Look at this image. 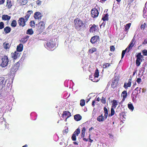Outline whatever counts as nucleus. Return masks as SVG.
I'll list each match as a JSON object with an SVG mask.
<instances>
[{
    "instance_id": "f257e3e1",
    "label": "nucleus",
    "mask_w": 147,
    "mask_h": 147,
    "mask_svg": "<svg viewBox=\"0 0 147 147\" xmlns=\"http://www.w3.org/2000/svg\"><path fill=\"white\" fill-rule=\"evenodd\" d=\"M74 28L78 31H83L86 28L85 24L79 18L75 19L74 20Z\"/></svg>"
},
{
    "instance_id": "f03ea898",
    "label": "nucleus",
    "mask_w": 147,
    "mask_h": 147,
    "mask_svg": "<svg viewBox=\"0 0 147 147\" xmlns=\"http://www.w3.org/2000/svg\"><path fill=\"white\" fill-rule=\"evenodd\" d=\"M56 46V43L53 39H51L46 42L47 48L49 50H51Z\"/></svg>"
},
{
    "instance_id": "7ed1b4c3",
    "label": "nucleus",
    "mask_w": 147,
    "mask_h": 147,
    "mask_svg": "<svg viewBox=\"0 0 147 147\" xmlns=\"http://www.w3.org/2000/svg\"><path fill=\"white\" fill-rule=\"evenodd\" d=\"M1 60L0 66L2 67H5L7 65L9 62L8 57L6 55H4L2 57Z\"/></svg>"
},
{
    "instance_id": "20e7f679",
    "label": "nucleus",
    "mask_w": 147,
    "mask_h": 147,
    "mask_svg": "<svg viewBox=\"0 0 147 147\" xmlns=\"http://www.w3.org/2000/svg\"><path fill=\"white\" fill-rule=\"evenodd\" d=\"M89 32L90 33H95L98 32L99 31V28L98 25L95 24L90 25Z\"/></svg>"
},
{
    "instance_id": "39448f33",
    "label": "nucleus",
    "mask_w": 147,
    "mask_h": 147,
    "mask_svg": "<svg viewBox=\"0 0 147 147\" xmlns=\"http://www.w3.org/2000/svg\"><path fill=\"white\" fill-rule=\"evenodd\" d=\"M71 116V113L68 111H64L62 115V117L63 120L65 119V121H66L67 119Z\"/></svg>"
},
{
    "instance_id": "423d86ee",
    "label": "nucleus",
    "mask_w": 147,
    "mask_h": 147,
    "mask_svg": "<svg viewBox=\"0 0 147 147\" xmlns=\"http://www.w3.org/2000/svg\"><path fill=\"white\" fill-rule=\"evenodd\" d=\"M45 28V23L42 21H40L38 24V30L40 33L42 32Z\"/></svg>"
},
{
    "instance_id": "0eeeda50",
    "label": "nucleus",
    "mask_w": 147,
    "mask_h": 147,
    "mask_svg": "<svg viewBox=\"0 0 147 147\" xmlns=\"http://www.w3.org/2000/svg\"><path fill=\"white\" fill-rule=\"evenodd\" d=\"M91 16L93 18L97 17L99 13L98 10L95 8H94L91 10Z\"/></svg>"
},
{
    "instance_id": "6e6552de",
    "label": "nucleus",
    "mask_w": 147,
    "mask_h": 147,
    "mask_svg": "<svg viewBox=\"0 0 147 147\" xmlns=\"http://www.w3.org/2000/svg\"><path fill=\"white\" fill-rule=\"evenodd\" d=\"M137 59L136 60V64L137 66H139L141 62L140 61L141 59L143 58V56L141 55V53H139L136 55Z\"/></svg>"
},
{
    "instance_id": "1a4fd4ad",
    "label": "nucleus",
    "mask_w": 147,
    "mask_h": 147,
    "mask_svg": "<svg viewBox=\"0 0 147 147\" xmlns=\"http://www.w3.org/2000/svg\"><path fill=\"white\" fill-rule=\"evenodd\" d=\"M26 22L24 18L23 17L20 18L18 20V23L19 26L22 27L26 25Z\"/></svg>"
},
{
    "instance_id": "9d476101",
    "label": "nucleus",
    "mask_w": 147,
    "mask_h": 147,
    "mask_svg": "<svg viewBox=\"0 0 147 147\" xmlns=\"http://www.w3.org/2000/svg\"><path fill=\"white\" fill-rule=\"evenodd\" d=\"M136 42V40L135 38V36H134L128 45V47L127 48L128 49V50L127 51L128 53L129 51L130 50L132 49V47L135 44Z\"/></svg>"
},
{
    "instance_id": "9b49d317",
    "label": "nucleus",
    "mask_w": 147,
    "mask_h": 147,
    "mask_svg": "<svg viewBox=\"0 0 147 147\" xmlns=\"http://www.w3.org/2000/svg\"><path fill=\"white\" fill-rule=\"evenodd\" d=\"M80 132V130L79 128H78L73 133L71 137V139L73 141H75L76 140V136H78Z\"/></svg>"
},
{
    "instance_id": "f8f14e48",
    "label": "nucleus",
    "mask_w": 147,
    "mask_h": 147,
    "mask_svg": "<svg viewBox=\"0 0 147 147\" xmlns=\"http://www.w3.org/2000/svg\"><path fill=\"white\" fill-rule=\"evenodd\" d=\"M5 81L4 77H0V90H1L5 86Z\"/></svg>"
},
{
    "instance_id": "ddd939ff",
    "label": "nucleus",
    "mask_w": 147,
    "mask_h": 147,
    "mask_svg": "<svg viewBox=\"0 0 147 147\" xmlns=\"http://www.w3.org/2000/svg\"><path fill=\"white\" fill-rule=\"evenodd\" d=\"M99 39V37L98 36H94L91 38L90 42L92 44H94L98 41Z\"/></svg>"
},
{
    "instance_id": "4468645a",
    "label": "nucleus",
    "mask_w": 147,
    "mask_h": 147,
    "mask_svg": "<svg viewBox=\"0 0 147 147\" xmlns=\"http://www.w3.org/2000/svg\"><path fill=\"white\" fill-rule=\"evenodd\" d=\"M132 78H130L128 80V82L125 83L123 86V87L126 89H127L128 87H130L131 86V84Z\"/></svg>"
},
{
    "instance_id": "2eb2a0df",
    "label": "nucleus",
    "mask_w": 147,
    "mask_h": 147,
    "mask_svg": "<svg viewBox=\"0 0 147 147\" xmlns=\"http://www.w3.org/2000/svg\"><path fill=\"white\" fill-rule=\"evenodd\" d=\"M42 17L41 13L39 12H36L34 14V17L35 19H40Z\"/></svg>"
},
{
    "instance_id": "dca6fc26",
    "label": "nucleus",
    "mask_w": 147,
    "mask_h": 147,
    "mask_svg": "<svg viewBox=\"0 0 147 147\" xmlns=\"http://www.w3.org/2000/svg\"><path fill=\"white\" fill-rule=\"evenodd\" d=\"M11 57L14 59H16L20 56V54L17 51H15L13 53H11Z\"/></svg>"
},
{
    "instance_id": "f3484780",
    "label": "nucleus",
    "mask_w": 147,
    "mask_h": 147,
    "mask_svg": "<svg viewBox=\"0 0 147 147\" xmlns=\"http://www.w3.org/2000/svg\"><path fill=\"white\" fill-rule=\"evenodd\" d=\"M13 5V2L11 0H7L6 7L8 9H9L11 8V7Z\"/></svg>"
},
{
    "instance_id": "a211bd4d",
    "label": "nucleus",
    "mask_w": 147,
    "mask_h": 147,
    "mask_svg": "<svg viewBox=\"0 0 147 147\" xmlns=\"http://www.w3.org/2000/svg\"><path fill=\"white\" fill-rule=\"evenodd\" d=\"M127 93L126 90L123 91L121 94V96L123 97L122 101H124L127 96Z\"/></svg>"
},
{
    "instance_id": "6ab92c4d",
    "label": "nucleus",
    "mask_w": 147,
    "mask_h": 147,
    "mask_svg": "<svg viewBox=\"0 0 147 147\" xmlns=\"http://www.w3.org/2000/svg\"><path fill=\"white\" fill-rule=\"evenodd\" d=\"M29 36L28 35H26L20 40V42L23 43H25L28 40Z\"/></svg>"
},
{
    "instance_id": "aec40b11",
    "label": "nucleus",
    "mask_w": 147,
    "mask_h": 147,
    "mask_svg": "<svg viewBox=\"0 0 147 147\" xmlns=\"http://www.w3.org/2000/svg\"><path fill=\"white\" fill-rule=\"evenodd\" d=\"M105 119V116H103L102 114L98 116L97 118V120L100 122L104 121Z\"/></svg>"
},
{
    "instance_id": "412c9836",
    "label": "nucleus",
    "mask_w": 147,
    "mask_h": 147,
    "mask_svg": "<svg viewBox=\"0 0 147 147\" xmlns=\"http://www.w3.org/2000/svg\"><path fill=\"white\" fill-rule=\"evenodd\" d=\"M23 46L22 44H20L17 46L16 50L17 52H21L23 49Z\"/></svg>"
},
{
    "instance_id": "4be33fe9",
    "label": "nucleus",
    "mask_w": 147,
    "mask_h": 147,
    "mask_svg": "<svg viewBox=\"0 0 147 147\" xmlns=\"http://www.w3.org/2000/svg\"><path fill=\"white\" fill-rule=\"evenodd\" d=\"M20 65V61H19L18 62L16 63L12 66V67H13V68H14V69H15V70L17 71L19 69Z\"/></svg>"
},
{
    "instance_id": "5701e85b",
    "label": "nucleus",
    "mask_w": 147,
    "mask_h": 147,
    "mask_svg": "<svg viewBox=\"0 0 147 147\" xmlns=\"http://www.w3.org/2000/svg\"><path fill=\"white\" fill-rule=\"evenodd\" d=\"M82 116L79 114H77L74 116V119L76 121H78L81 119Z\"/></svg>"
},
{
    "instance_id": "b1692460",
    "label": "nucleus",
    "mask_w": 147,
    "mask_h": 147,
    "mask_svg": "<svg viewBox=\"0 0 147 147\" xmlns=\"http://www.w3.org/2000/svg\"><path fill=\"white\" fill-rule=\"evenodd\" d=\"M118 83V80L116 79H115L113 81L111 84V86L113 88H115L117 85Z\"/></svg>"
},
{
    "instance_id": "393cba45",
    "label": "nucleus",
    "mask_w": 147,
    "mask_h": 147,
    "mask_svg": "<svg viewBox=\"0 0 147 147\" xmlns=\"http://www.w3.org/2000/svg\"><path fill=\"white\" fill-rule=\"evenodd\" d=\"M3 46L5 49H9L10 47V44L9 43L4 42L3 44Z\"/></svg>"
},
{
    "instance_id": "a878e982",
    "label": "nucleus",
    "mask_w": 147,
    "mask_h": 147,
    "mask_svg": "<svg viewBox=\"0 0 147 147\" xmlns=\"http://www.w3.org/2000/svg\"><path fill=\"white\" fill-rule=\"evenodd\" d=\"M112 105L111 107L115 109L117 105H118L117 100H113L112 101Z\"/></svg>"
},
{
    "instance_id": "bb28decb",
    "label": "nucleus",
    "mask_w": 147,
    "mask_h": 147,
    "mask_svg": "<svg viewBox=\"0 0 147 147\" xmlns=\"http://www.w3.org/2000/svg\"><path fill=\"white\" fill-rule=\"evenodd\" d=\"M2 19L4 20H9L11 18V17L8 15H4L2 16Z\"/></svg>"
},
{
    "instance_id": "cd10ccee",
    "label": "nucleus",
    "mask_w": 147,
    "mask_h": 147,
    "mask_svg": "<svg viewBox=\"0 0 147 147\" xmlns=\"http://www.w3.org/2000/svg\"><path fill=\"white\" fill-rule=\"evenodd\" d=\"M11 28L9 26H6L4 29V31L5 34H8L11 31Z\"/></svg>"
},
{
    "instance_id": "c85d7f7f",
    "label": "nucleus",
    "mask_w": 147,
    "mask_h": 147,
    "mask_svg": "<svg viewBox=\"0 0 147 147\" xmlns=\"http://www.w3.org/2000/svg\"><path fill=\"white\" fill-rule=\"evenodd\" d=\"M19 3L21 5H26L27 3V0H18Z\"/></svg>"
},
{
    "instance_id": "c756f323",
    "label": "nucleus",
    "mask_w": 147,
    "mask_h": 147,
    "mask_svg": "<svg viewBox=\"0 0 147 147\" xmlns=\"http://www.w3.org/2000/svg\"><path fill=\"white\" fill-rule=\"evenodd\" d=\"M17 71L13 67H12L10 69V73L11 75L13 76L15 74L16 72Z\"/></svg>"
},
{
    "instance_id": "7c9ffc66",
    "label": "nucleus",
    "mask_w": 147,
    "mask_h": 147,
    "mask_svg": "<svg viewBox=\"0 0 147 147\" xmlns=\"http://www.w3.org/2000/svg\"><path fill=\"white\" fill-rule=\"evenodd\" d=\"M104 110L105 113L104 116H105V119H106L108 115V110L106 107H104Z\"/></svg>"
},
{
    "instance_id": "2f4dec72",
    "label": "nucleus",
    "mask_w": 147,
    "mask_h": 147,
    "mask_svg": "<svg viewBox=\"0 0 147 147\" xmlns=\"http://www.w3.org/2000/svg\"><path fill=\"white\" fill-rule=\"evenodd\" d=\"M131 25V23H129L127 24L125 26V29H124V30L125 31H128V30L130 28Z\"/></svg>"
},
{
    "instance_id": "473e14b6",
    "label": "nucleus",
    "mask_w": 147,
    "mask_h": 147,
    "mask_svg": "<svg viewBox=\"0 0 147 147\" xmlns=\"http://www.w3.org/2000/svg\"><path fill=\"white\" fill-rule=\"evenodd\" d=\"M34 33V31L32 28L29 29H28L26 32V33L27 34L31 35Z\"/></svg>"
},
{
    "instance_id": "72a5a7b5",
    "label": "nucleus",
    "mask_w": 147,
    "mask_h": 147,
    "mask_svg": "<svg viewBox=\"0 0 147 147\" xmlns=\"http://www.w3.org/2000/svg\"><path fill=\"white\" fill-rule=\"evenodd\" d=\"M17 24V22L16 20H12L11 24V26L12 27H16Z\"/></svg>"
},
{
    "instance_id": "f704fd0d",
    "label": "nucleus",
    "mask_w": 147,
    "mask_h": 147,
    "mask_svg": "<svg viewBox=\"0 0 147 147\" xmlns=\"http://www.w3.org/2000/svg\"><path fill=\"white\" fill-rule=\"evenodd\" d=\"M86 131V128L85 127H83L82 130L81 136L82 138H84L85 136V132Z\"/></svg>"
},
{
    "instance_id": "c9c22d12",
    "label": "nucleus",
    "mask_w": 147,
    "mask_h": 147,
    "mask_svg": "<svg viewBox=\"0 0 147 147\" xmlns=\"http://www.w3.org/2000/svg\"><path fill=\"white\" fill-rule=\"evenodd\" d=\"M96 51L97 49L95 47H93L91 49H89L88 51L90 53H92L93 52Z\"/></svg>"
},
{
    "instance_id": "e433bc0d",
    "label": "nucleus",
    "mask_w": 147,
    "mask_h": 147,
    "mask_svg": "<svg viewBox=\"0 0 147 147\" xmlns=\"http://www.w3.org/2000/svg\"><path fill=\"white\" fill-rule=\"evenodd\" d=\"M108 16V14H106L105 15V16L104 17L102 18V20L104 21H108L109 20Z\"/></svg>"
},
{
    "instance_id": "4c0bfd02",
    "label": "nucleus",
    "mask_w": 147,
    "mask_h": 147,
    "mask_svg": "<svg viewBox=\"0 0 147 147\" xmlns=\"http://www.w3.org/2000/svg\"><path fill=\"white\" fill-rule=\"evenodd\" d=\"M128 107L130 110L132 111L134 110V107L132 104H129L128 105Z\"/></svg>"
},
{
    "instance_id": "58836bf2",
    "label": "nucleus",
    "mask_w": 147,
    "mask_h": 147,
    "mask_svg": "<svg viewBox=\"0 0 147 147\" xmlns=\"http://www.w3.org/2000/svg\"><path fill=\"white\" fill-rule=\"evenodd\" d=\"M94 76V78H98L99 76V71L98 69H97L95 71Z\"/></svg>"
},
{
    "instance_id": "ea45409f",
    "label": "nucleus",
    "mask_w": 147,
    "mask_h": 147,
    "mask_svg": "<svg viewBox=\"0 0 147 147\" xmlns=\"http://www.w3.org/2000/svg\"><path fill=\"white\" fill-rule=\"evenodd\" d=\"M85 105V101L84 99H82L80 101V105L81 106L83 107Z\"/></svg>"
},
{
    "instance_id": "a19ab883",
    "label": "nucleus",
    "mask_w": 147,
    "mask_h": 147,
    "mask_svg": "<svg viewBox=\"0 0 147 147\" xmlns=\"http://www.w3.org/2000/svg\"><path fill=\"white\" fill-rule=\"evenodd\" d=\"M33 11L32 10H29L27 12V13H26V15L27 16H28L29 17H30V15L32 13Z\"/></svg>"
},
{
    "instance_id": "79ce46f5",
    "label": "nucleus",
    "mask_w": 147,
    "mask_h": 147,
    "mask_svg": "<svg viewBox=\"0 0 147 147\" xmlns=\"http://www.w3.org/2000/svg\"><path fill=\"white\" fill-rule=\"evenodd\" d=\"M114 108H113L111 107V114L109 115L112 116L115 114V111L114 110Z\"/></svg>"
},
{
    "instance_id": "37998d69",
    "label": "nucleus",
    "mask_w": 147,
    "mask_h": 147,
    "mask_svg": "<svg viewBox=\"0 0 147 147\" xmlns=\"http://www.w3.org/2000/svg\"><path fill=\"white\" fill-rule=\"evenodd\" d=\"M127 50H128V48H127L125 50H124L122 51L121 54V59H122L126 51Z\"/></svg>"
},
{
    "instance_id": "c03bdc74",
    "label": "nucleus",
    "mask_w": 147,
    "mask_h": 147,
    "mask_svg": "<svg viewBox=\"0 0 147 147\" xmlns=\"http://www.w3.org/2000/svg\"><path fill=\"white\" fill-rule=\"evenodd\" d=\"M110 66V64L108 63H104L102 65L103 67L104 68H106Z\"/></svg>"
},
{
    "instance_id": "a18cd8bd",
    "label": "nucleus",
    "mask_w": 147,
    "mask_h": 147,
    "mask_svg": "<svg viewBox=\"0 0 147 147\" xmlns=\"http://www.w3.org/2000/svg\"><path fill=\"white\" fill-rule=\"evenodd\" d=\"M101 102L103 104H105L106 103V98L103 97H102L101 99H100Z\"/></svg>"
},
{
    "instance_id": "49530a36",
    "label": "nucleus",
    "mask_w": 147,
    "mask_h": 147,
    "mask_svg": "<svg viewBox=\"0 0 147 147\" xmlns=\"http://www.w3.org/2000/svg\"><path fill=\"white\" fill-rule=\"evenodd\" d=\"M146 23H144L143 24H142L141 26V29L144 30L145 28L146 27Z\"/></svg>"
},
{
    "instance_id": "de8ad7c7",
    "label": "nucleus",
    "mask_w": 147,
    "mask_h": 147,
    "mask_svg": "<svg viewBox=\"0 0 147 147\" xmlns=\"http://www.w3.org/2000/svg\"><path fill=\"white\" fill-rule=\"evenodd\" d=\"M30 25L32 27H34L35 25V22L34 21H31L30 22Z\"/></svg>"
},
{
    "instance_id": "09e8293b",
    "label": "nucleus",
    "mask_w": 147,
    "mask_h": 147,
    "mask_svg": "<svg viewBox=\"0 0 147 147\" xmlns=\"http://www.w3.org/2000/svg\"><path fill=\"white\" fill-rule=\"evenodd\" d=\"M4 27V24L3 22H0V29H2Z\"/></svg>"
},
{
    "instance_id": "8fccbe9b",
    "label": "nucleus",
    "mask_w": 147,
    "mask_h": 147,
    "mask_svg": "<svg viewBox=\"0 0 147 147\" xmlns=\"http://www.w3.org/2000/svg\"><path fill=\"white\" fill-rule=\"evenodd\" d=\"M141 89V88H139L138 87H137L135 89V90H136L137 91V94L140 93V89Z\"/></svg>"
},
{
    "instance_id": "3c124183",
    "label": "nucleus",
    "mask_w": 147,
    "mask_h": 147,
    "mask_svg": "<svg viewBox=\"0 0 147 147\" xmlns=\"http://www.w3.org/2000/svg\"><path fill=\"white\" fill-rule=\"evenodd\" d=\"M68 132V128H67V129H65V130L63 131V134H66Z\"/></svg>"
},
{
    "instance_id": "603ef678",
    "label": "nucleus",
    "mask_w": 147,
    "mask_h": 147,
    "mask_svg": "<svg viewBox=\"0 0 147 147\" xmlns=\"http://www.w3.org/2000/svg\"><path fill=\"white\" fill-rule=\"evenodd\" d=\"M142 53H143V54L144 55H147V50L145 49L143 50L142 51Z\"/></svg>"
},
{
    "instance_id": "864d4df0",
    "label": "nucleus",
    "mask_w": 147,
    "mask_h": 147,
    "mask_svg": "<svg viewBox=\"0 0 147 147\" xmlns=\"http://www.w3.org/2000/svg\"><path fill=\"white\" fill-rule=\"evenodd\" d=\"M115 50V48L113 46H111L110 47V51H113Z\"/></svg>"
},
{
    "instance_id": "5fc2aeb1",
    "label": "nucleus",
    "mask_w": 147,
    "mask_h": 147,
    "mask_svg": "<svg viewBox=\"0 0 147 147\" xmlns=\"http://www.w3.org/2000/svg\"><path fill=\"white\" fill-rule=\"evenodd\" d=\"M90 80H91L92 81H93V82H97V81L96 80H95V79H94L95 78H94L93 79H92V77H91V76H90Z\"/></svg>"
},
{
    "instance_id": "6e6d98bb",
    "label": "nucleus",
    "mask_w": 147,
    "mask_h": 147,
    "mask_svg": "<svg viewBox=\"0 0 147 147\" xmlns=\"http://www.w3.org/2000/svg\"><path fill=\"white\" fill-rule=\"evenodd\" d=\"M136 82L138 84H140L141 82V79L140 78H138L137 79Z\"/></svg>"
},
{
    "instance_id": "4d7b16f0",
    "label": "nucleus",
    "mask_w": 147,
    "mask_h": 147,
    "mask_svg": "<svg viewBox=\"0 0 147 147\" xmlns=\"http://www.w3.org/2000/svg\"><path fill=\"white\" fill-rule=\"evenodd\" d=\"M41 1H40L39 0H37L36 1V3L37 5H41Z\"/></svg>"
},
{
    "instance_id": "13d9d810",
    "label": "nucleus",
    "mask_w": 147,
    "mask_h": 147,
    "mask_svg": "<svg viewBox=\"0 0 147 147\" xmlns=\"http://www.w3.org/2000/svg\"><path fill=\"white\" fill-rule=\"evenodd\" d=\"M25 20L27 22L28 20L29 17L26 15V16H25Z\"/></svg>"
},
{
    "instance_id": "bf43d9fd",
    "label": "nucleus",
    "mask_w": 147,
    "mask_h": 147,
    "mask_svg": "<svg viewBox=\"0 0 147 147\" xmlns=\"http://www.w3.org/2000/svg\"><path fill=\"white\" fill-rule=\"evenodd\" d=\"M5 0H0V5L3 4Z\"/></svg>"
},
{
    "instance_id": "052dcab7",
    "label": "nucleus",
    "mask_w": 147,
    "mask_h": 147,
    "mask_svg": "<svg viewBox=\"0 0 147 147\" xmlns=\"http://www.w3.org/2000/svg\"><path fill=\"white\" fill-rule=\"evenodd\" d=\"M147 44V40L146 39H145L144 40V42H143L142 44L143 45H145Z\"/></svg>"
},
{
    "instance_id": "680f3d73",
    "label": "nucleus",
    "mask_w": 147,
    "mask_h": 147,
    "mask_svg": "<svg viewBox=\"0 0 147 147\" xmlns=\"http://www.w3.org/2000/svg\"><path fill=\"white\" fill-rule=\"evenodd\" d=\"M95 100H93L92 102V105L93 107H94L95 106Z\"/></svg>"
},
{
    "instance_id": "e2e57ef3",
    "label": "nucleus",
    "mask_w": 147,
    "mask_h": 147,
    "mask_svg": "<svg viewBox=\"0 0 147 147\" xmlns=\"http://www.w3.org/2000/svg\"><path fill=\"white\" fill-rule=\"evenodd\" d=\"M145 7H144V9H143V13L144 14H145L146 13V10L145 9Z\"/></svg>"
},
{
    "instance_id": "0e129e2a",
    "label": "nucleus",
    "mask_w": 147,
    "mask_h": 147,
    "mask_svg": "<svg viewBox=\"0 0 147 147\" xmlns=\"http://www.w3.org/2000/svg\"><path fill=\"white\" fill-rule=\"evenodd\" d=\"M134 0H128L127 1L129 2V3H132Z\"/></svg>"
},
{
    "instance_id": "69168bd1",
    "label": "nucleus",
    "mask_w": 147,
    "mask_h": 147,
    "mask_svg": "<svg viewBox=\"0 0 147 147\" xmlns=\"http://www.w3.org/2000/svg\"><path fill=\"white\" fill-rule=\"evenodd\" d=\"M93 129H94V128L93 127H91L89 129V131H90L91 130Z\"/></svg>"
},
{
    "instance_id": "338daca9",
    "label": "nucleus",
    "mask_w": 147,
    "mask_h": 147,
    "mask_svg": "<svg viewBox=\"0 0 147 147\" xmlns=\"http://www.w3.org/2000/svg\"><path fill=\"white\" fill-rule=\"evenodd\" d=\"M83 140L85 141H88V139H86V138H84L83 139Z\"/></svg>"
},
{
    "instance_id": "774afa93",
    "label": "nucleus",
    "mask_w": 147,
    "mask_h": 147,
    "mask_svg": "<svg viewBox=\"0 0 147 147\" xmlns=\"http://www.w3.org/2000/svg\"><path fill=\"white\" fill-rule=\"evenodd\" d=\"M121 0H116V1H117L118 3H120L121 1Z\"/></svg>"
}]
</instances>
